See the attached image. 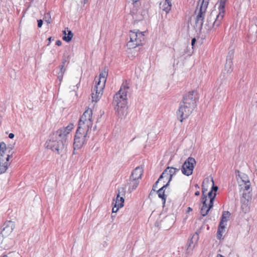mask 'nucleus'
Wrapping results in <instances>:
<instances>
[{
    "instance_id": "1",
    "label": "nucleus",
    "mask_w": 257,
    "mask_h": 257,
    "mask_svg": "<svg viewBox=\"0 0 257 257\" xmlns=\"http://www.w3.org/2000/svg\"><path fill=\"white\" fill-rule=\"evenodd\" d=\"M92 110L88 108L80 117L74 139V150L81 148L87 142L93 124Z\"/></svg>"
},
{
    "instance_id": "2",
    "label": "nucleus",
    "mask_w": 257,
    "mask_h": 257,
    "mask_svg": "<svg viewBox=\"0 0 257 257\" xmlns=\"http://www.w3.org/2000/svg\"><path fill=\"white\" fill-rule=\"evenodd\" d=\"M73 123H69L66 127L58 130L51 136L46 143L47 148L56 151L58 154L66 150L68 135L73 129Z\"/></svg>"
},
{
    "instance_id": "3",
    "label": "nucleus",
    "mask_w": 257,
    "mask_h": 257,
    "mask_svg": "<svg viewBox=\"0 0 257 257\" xmlns=\"http://www.w3.org/2000/svg\"><path fill=\"white\" fill-rule=\"evenodd\" d=\"M130 84L128 81L127 80L123 81L119 90L113 96V104L114 105L127 104V95L130 89Z\"/></svg>"
},
{
    "instance_id": "4",
    "label": "nucleus",
    "mask_w": 257,
    "mask_h": 257,
    "mask_svg": "<svg viewBox=\"0 0 257 257\" xmlns=\"http://www.w3.org/2000/svg\"><path fill=\"white\" fill-rule=\"evenodd\" d=\"M145 32L138 30H131L129 32L130 41L127 43V47L134 49L142 45L145 40Z\"/></svg>"
},
{
    "instance_id": "5",
    "label": "nucleus",
    "mask_w": 257,
    "mask_h": 257,
    "mask_svg": "<svg viewBox=\"0 0 257 257\" xmlns=\"http://www.w3.org/2000/svg\"><path fill=\"white\" fill-rule=\"evenodd\" d=\"M200 4L199 9L195 11L196 17L195 18V24L196 27L199 29H202L206 10L208 4V0H199L198 5Z\"/></svg>"
},
{
    "instance_id": "6",
    "label": "nucleus",
    "mask_w": 257,
    "mask_h": 257,
    "mask_svg": "<svg viewBox=\"0 0 257 257\" xmlns=\"http://www.w3.org/2000/svg\"><path fill=\"white\" fill-rule=\"evenodd\" d=\"M206 183H210L209 180L208 178H206L204 180L202 183V206L201 208L200 213L201 215L203 216H206L209 210L213 207V204H210L209 203V204L207 203V196H205V192L207 191V189H205V184Z\"/></svg>"
},
{
    "instance_id": "7",
    "label": "nucleus",
    "mask_w": 257,
    "mask_h": 257,
    "mask_svg": "<svg viewBox=\"0 0 257 257\" xmlns=\"http://www.w3.org/2000/svg\"><path fill=\"white\" fill-rule=\"evenodd\" d=\"M194 109V108L191 107L190 106L180 102V107L177 112L178 118L181 122H182L184 119L188 118L191 114Z\"/></svg>"
},
{
    "instance_id": "8",
    "label": "nucleus",
    "mask_w": 257,
    "mask_h": 257,
    "mask_svg": "<svg viewBox=\"0 0 257 257\" xmlns=\"http://www.w3.org/2000/svg\"><path fill=\"white\" fill-rule=\"evenodd\" d=\"M231 215L230 213L228 211H224L222 212V214L221 216V220L220 221L218 229H217V237L218 239H220L222 236V233L225 231V227L227 225L226 222L229 220L230 216Z\"/></svg>"
},
{
    "instance_id": "9",
    "label": "nucleus",
    "mask_w": 257,
    "mask_h": 257,
    "mask_svg": "<svg viewBox=\"0 0 257 257\" xmlns=\"http://www.w3.org/2000/svg\"><path fill=\"white\" fill-rule=\"evenodd\" d=\"M196 161L192 157H189L182 166V173L187 176L192 174Z\"/></svg>"
},
{
    "instance_id": "10",
    "label": "nucleus",
    "mask_w": 257,
    "mask_h": 257,
    "mask_svg": "<svg viewBox=\"0 0 257 257\" xmlns=\"http://www.w3.org/2000/svg\"><path fill=\"white\" fill-rule=\"evenodd\" d=\"M209 180L210 183L205 184V188L207 189V191L205 192V195L206 196V194H207L208 197L209 198V203L210 204L213 205V201L216 195V192L218 190V187L214 185V181L212 178L211 180L209 179Z\"/></svg>"
},
{
    "instance_id": "11",
    "label": "nucleus",
    "mask_w": 257,
    "mask_h": 257,
    "mask_svg": "<svg viewBox=\"0 0 257 257\" xmlns=\"http://www.w3.org/2000/svg\"><path fill=\"white\" fill-rule=\"evenodd\" d=\"M196 94V92L195 91L189 92L184 96L183 101L181 102L194 108L196 105V97L195 95Z\"/></svg>"
},
{
    "instance_id": "12",
    "label": "nucleus",
    "mask_w": 257,
    "mask_h": 257,
    "mask_svg": "<svg viewBox=\"0 0 257 257\" xmlns=\"http://www.w3.org/2000/svg\"><path fill=\"white\" fill-rule=\"evenodd\" d=\"M227 0H220V4L219 6V13L216 16V18L215 20V21L213 22L212 27H217L219 26L221 21L223 18L224 17V8L225 7V5L226 3ZM210 27V28H211Z\"/></svg>"
},
{
    "instance_id": "13",
    "label": "nucleus",
    "mask_w": 257,
    "mask_h": 257,
    "mask_svg": "<svg viewBox=\"0 0 257 257\" xmlns=\"http://www.w3.org/2000/svg\"><path fill=\"white\" fill-rule=\"evenodd\" d=\"M104 86L102 85L96 84L94 88L92 90V101L97 102L101 98L103 91Z\"/></svg>"
},
{
    "instance_id": "14",
    "label": "nucleus",
    "mask_w": 257,
    "mask_h": 257,
    "mask_svg": "<svg viewBox=\"0 0 257 257\" xmlns=\"http://www.w3.org/2000/svg\"><path fill=\"white\" fill-rule=\"evenodd\" d=\"M15 227V223L12 221L6 222L4 224V228L1 232L3 236H7L13 231Z\"/></svg>"
},
{
    "instance_id": "15",
    "label": "nucleus",
    "mask_w": 257,
    "mask_h": 257,
    "mask_svg": "<svg viewBox=\"0 0 257 257\" xmlns=\"http://www.w3.org/2000/svg\"><path fill=\"white\" fill-rule=\"evenodd\" d=\"M118 193L117 194L116 197L115 198V204L119 206H123L124 203V196L125 194V190L124 188L121 187L117 189Z\"/></svg>"
},
{
    "instance_id": "16",
    "label": "nucleus",
    "mask_w": 257,
    "mask_h": 257,
    "mask_svg": "<svg viewBox=\"0 0 257 257\" xmlns=\"http://www.w3.org/2000/svg\"><path fill=\"white\" fill-rule=\"evenodd\" d=\"M115 105V110L118 117L121 119L124 118L127 113V104L119 105L116 104Z\"/></svg>"
},
{
    "instance_id": "17",
    "label": "nucleus",
    "mask_w": 257,
    "mask_h": 257,
    "mask_svg": "<svg viewBox=\"0 0 257 257\" xmlns=\"http://www.w3.org/2000/svg\"><path fill=\"white\" fill-rule=\"evenodd\" d=\"M11 155H6V157H0V174L5 173L10 165L9 159Z\"/></svg>"
},
{
    "instance_id": "18",
    "label": "nucleus",
    "mask_w": 257,
    "mask_h": 257,
    "mask_svg": "<svg viewBox=\"0 0 257 257\" xmlns=\"http://www.w3.org/2000/svg\"><path fill=\"white\" fill-rule=\"evenodd\" d=\"M233 55L232 51H230L226 59V63L225 65V70L227 73H230L232 71V59Z\"/></svg>"
},
{
    "instance_id": "19",
    "label": "nucleus",
    "mask_w": 257,
    "mask_h": 257,
    "mask_svg": "<svg viewBox=\"0 0 257 257\" xmlns=\"http://www.w3.org/2000/svg\"><path fill=\"white\" fill-rule=\"evenodd\" d=\"M143 173V170L142 168L138 167H137L132 173V174L130 176L131 179H138L139 180L141 179Z\"/></svg>"
},
{
    "instance_id": "20",
    "label": "nucleus",
    "mask_w": 257,
    "mask_h": 257,
    "mask_svg": "<svg viewBox=\"0 0 257 257\" xmlns=\"http://www.w3.org/2000/svg\"><path fill=\"white\" fill-rule=\"evenodd\" d=\"M172 7V4L170 0H165L160 3V8L166 14L169 13Z\"/></svg>"
},
{
    "instance_id": "21",
    "label": "nucleus",
    "mask_w": 257,
    "mask_h": 257,
    "mask_svg": "<svg viewBox=\"0 0 257 257\" xmlns=\"http://www.w3.org/2000/svg\"><path fill=\"white\" fill-rule=\"evenodd\" d=\"M198 240L199 235L197 232H195L193 234L192 237L189 240L188 249H189V248H190L191 249H192L194 247L195 244H197Z\"/></svg>"
},
{
    "instance_id": "22",
    "label": "nucleus",
    "mask_w": 257,
    "mask_h": 257,
    "mask_svg": "<svg viewBox=\"0 0 257 257\" xmlns=\"http://www.w3.org/2000/svg\"><path fill=\"white\" fill-rule=\"evenodd\" d=\"M107 75V72L105 70L100 73L99 74V77L98 79V81L96 80V84L102 85V86H105Z\"/></svg>"
},
{
    "instance_id": "23",
    "label": "nucleus",
    "mask_w": 257,
    "mask_h": 257,
    "mask_svg": "<svg viewBox=\"0 0 257 257\" xmlns=\"http://www.w3.org/2000/svg\"><path fill=\"white\" fill-rule=\"evenodd\" d=\"M168 186V183H167L166 185H164L163 187L159 189L157 192L159 197L162 199L164 204L165 203L166 199V196L165 194V189Z\"/></svg>"
},
{
    "instance_id": "24",
    "label": "nucleus",
    "mask_w": 257,
    "mask_h": 257,
    "mask_svg": "<svg viewBox=\"0 0 257 257\" xmlns=\"http://www.w3.org/2000/svg\"><path fill=\"white\" fill-rule=\"evenodd\" d=\"M139 184V180L138 179H131L130 178L128 183V190L132 191L136 189Z\"/></svg>"
},
{
    "instance_id": "25",
    "label": "nucleus",
    "mask_w": 257,
    "mask_h": 257,
    "mask_svg": "<svg viewBox=\"0 0 257 257\" xmlns=\"http://www.w3.org/2000/svg\"><path fill=\"white\" fill-rule=\"evenodd\" d=\"M68 33H66V31L64 30L63 31L64 36L63 37V40L67 42H70L73 36L72 32L70 30L67 29Z\"/></svg>"
},
{
    "instance_id": "26",
    "label": "nucleus",
    "mask_w": 257,
    "mask_h": 257,
    "mask_svg": "<svg viewBox=\"0 0 257 257\" xmlns=\"http://www.w3.org/2000/svg\"><path fill=\"white\" fill-rule=\"evenodd\" d=\"M167 169L168 170V173L170 174L169 181H171L172 179V177L174 175H175L177 172L179 171V169L168 167Z\"/></svg>"
},
{
    "instance_id": "27",
    "label": "nucleus",
    "mask_w": 257,
    "mask_h": 257,
    "mask_svg": "<svg viewBox=\"0 0 257 257\" xmlns=\"http://www.w3.org/2000/svg\"><path fill=\"white\" fill-rule=\"evenodd\" d=\"M170 174L168 173V170L167 168L163 171L162 174L161 175L160 177L158 179V181H160L163 178H165L167 180H168V184L170 182L169 181Z\"/></svg>"
},
{
    "instance_id": "28",
    "label": "nucleus",
    "mask_w": 257,
    "mask_h": 257,
    "mask_svg": "<svg viewBox=\"0 0 257 257\" xmlns=\"http://www.w3.org/2000/svg\"><path fill=\"white\" fill-rule=\"evenodd\" d=\"M6 145L4 142L0 143V157H6L5 151H6Z\"/></svg>"
},
{
    "instance_id": "29",
    "label": "nucleus",
    "mask_w": 257,
    "mask_h": 257,
    "mask_svg": "<svg viewBox=\"0 0 257 257\" xmlns=\"http://www.w3.org/2000/svg\"><path fill=\"white\" fill-rule=\"evenodd\" d=\"M63 68H64V65H61L60 71H59V72L58 74V77H58V79H59V81L60 82L62 80L63 77V74L64 73V71H65V70H64Z\"/></svg>"
},
{
    "instance_id": "30",
    "label": "nucleus",
    "mask_w": 257,
    "mask_h": 257,
    "mask_svg": "<svg viewBox=\"0 0 257 257\" xmlns=\"http://www.w3.org/2000/svg\"><path fill=\"white\" fill-rule=\"evenodd\" d=\"M243 182H244V189L245 190H248L250 188V185H249V181L248 180H247V181H243Z\"/></svg>"
},
{
    "instance_id": "31",
    "label": "nucleus",
    "mask_w": 257,
    "mask_h": 257,
    "mask_svg": "<svg viewBox=\"0 0 257 257\" xmlns=\"http://www.w3.org/2000/svg\"><path fill=\"white\" fill-rule=\"evenodd\" d=\"M121 207L120 206H119L118 205H117L116 204H114V206L112 207V211L113 213H115L116 212L118 209L119 208H121Z\"/></svg>"
},
{
    "instance_id": "32",
    "label": "nucleus",
    "mask_w": 257,
    "mask_h": 257,
    "mask_svg": "<svg viewBox=\"0 0 257 257\" xmlns=\"http://www.w3.org/2000/svg\"><path fill=\"white\" fill-rule=\"evenodd\" d=\"M38 27L41 28L43 25V21L42 20H38Z\"/></svg>"
},
{
    "instance_id": "33",
    "label": "nucleus",
    "mask_w": 257,
    "mask_h": 257,
    "mask_svg": "<svg viewBox=\"0 0 257 257\" xmlns=\"http://www.w3.org/2000/svg\"><path fill=\"white\" fill-rule=\"evenodd\" d=\"M56 45L60 46L62 45V42L60 40H57L56 42Z\"/></svg>"
},
{
    "instance_id": "34",
    "label": "nucleus",
    "mask_w": 257,
    "mask_h": 257,
    "mask_svg": "<svg viewBox=\"0 0 257 257\" xmlns=\"http://www.w3.org/2000/svg\"><path fill=\"white\" fill-rule=\"evenodd\" d=\"M196 39L195 38H193L191 40V44L192 46H194V45L195 44V42H196Z\"/></svg>"
},
{
    "instance_id": "35",
    "label": "nucleus",
    "mask_w": 257,
    "mask_h": 257,
    "mask_svg": "<svg viewBox=\"0 0 257 257\" xmlns=\"http://www.w3.org/2000/svg\"><path fill=\"white\" fill-rule=\"evenodd\" d=\"M159 181H157L153 185V190H155V188H156L157 187V185H158V183L159 182Z\"/></svg>"
},
{
    "instance_id": "36",
    "label": "nucleus",
    "mask_w": 257,
    "mask_h": 257,
    "mask_svg": "<svg viewBox=\"0 0 257 257\" xmlns=\"http://www.w3.org/2000/svg\"><path fill=\"white\" fill-rule=\"evenodd\" d=\"M14 134H13V133H10L9 135V138L10 139H13L14 138Z\"/></svg>"
},
{
    "instance_id": "37",
    "label": "nucleus",
    "mask_w": 257,
    "mask_h": 257,
    "mask_svg": "<svg viewBox=\"0 0 257 257\" xmlns=\"http://www.w3.org/2000/svg\"><path fill=\"white\" fill-rule=\"evenodd\" d=\"M191 211H192V209L190 207H188L187 212H189Z\"/></svg>"
},
{
    "instance_id": "38",
    "label": "nucleus",
    "mask_w": 257,
    "mask_h": 257,
    "mask_svg": "<svg viewBox=\"0 0 257 257\" xmlns=\"http://www.w3.org/2000/svg\"><path fill=\"white\" fill-rule=\"evenodd\" d=\"M199 194H200V192H199V191H196V192L195 193V195L196 196H198Z\"/></svg>"
},
{
    "instance_id": "39",
    "label": "nucleus",
    "mask_w": 257,
    "mask_h": 257,
    "mask_svg": "<svg viewBox=\"0 0 257 257\" xmlns=\"http://www.w3.org/2000/svg\"><path fill=\"white\" fill-rule=\"evenodd\" d=\"M216 257H224L222 255L220 254H218L217 255H216Z\"/></svg>"
},
{
    "instance_id": "40",
    "label": "nucleus",
    "mask_w": 257,
    "mask_h": 257,
    "mask_svg": "<svg viewBox=\"0 0 257 257\" xmlns=\"http://www.w3.org/2000/svg\"><path fill=\"white\" fill-rule=\"evenodd\" d=\"M140 0H132V1L133 2V3H137Z\"/></svg>"
},
{
    "instance_id": "41",
    "label": "nucleus",
    "mask_w": 257,
    "mask_h": 257,
    "mask_svg": "<svg viewBox=\"0 0 257 257\" xmlns=\"http://www.w3.org/2000/svg\"><path fill=\"white\" fill-rule=\"evenodd\" d=\"M48 40H49V41L50 42L51 41V37H49Z\"/></svg>"
},
{
    "instance_id": "42",
    "label": "nucleus",
    "mask_w": 257,
    "mask_h": 257,
    "mask_svg": "<svg viewBox=\"0 0 257 257\" xmlns=\"http://www.w3.org/2000/svg\"><path fill=\"white\" fill-rule=\"evenodd\" d=\"M3 257H8V256L7 255L5 254V255H4L3 256Z\"/></svg>"
},
{
    "instance_id": "43",
    "label": "nucleus",
    "mask_w": 257,
    "mask_h": 257,
    "mask_svg": "<svg viewBox=\"0 0 257 257\" xmlns=\"http://www.w3.org/2000/svg\"><path fill=\"white\" fill-rule=\"evenodd\" d=\"M87 0H84V4H85L86 3Z\"/></svg>"
},
{
    "instance_id": "44",
    "label": "nucleus",
    "mask_w": 257,
    "mask_h": 257,
    "mask_svg": "<svg viewBox=\"0 0 257 257\" xmlns=\"http://www.w3.org/2000/svg\"><path fill=\"white\" fill-rule=\"evenodd\" d=\"M254 28L256 29V32H257V26H256V25H255V26H254Z\"/></svg>"
},
{
    "instance_id": "45",
    "label": "nucleus",
    "mask_w": 257,
    "mask_h": 257,
    "mask_svg": "<svg viewBox=\"0 0 257 257\" xmlns=\"http://www.w3.org/2000/svg\"><path fill=\"white\" fill-rule=\"evenodd\" d=\"M104 245H107V243H106V242H105Z\"/></svg>"
},
{
    "instance_id": "46",
    "label": "nucleus",
    "mask_w": 257,
    "mask_h": 257,
    "mask_svg": "<svg viewBox=\"0 0 257 257\" xmlns=\"http://www.w3.org/2000/svg\"><path fill=\"white\" fill-rule=\"evenodd\" d=\"M104 245H107V243H106V242H105Z\"/></svg>"
},
{
    "instance_id": "47",
    "label": "nucleus",
    "mask_w": 257,
    "mask_h": 257,
    "mask_svg": "<svg viewBox=\"0 0 257 257\" xmlns=\"http://www.w3.org/2000/svg\"><path fill=\"white\" fill-rule=\"evenodd\" d=\"M195 186H196V187H198L197 184H196V185H195Z\"/></svg>"
},
{
    "instance_id": "48",
    "label": "nucleus",
    "mask_w": 257,
    "mask_h": 257,
    "mask_svg": "<svg viewBox=\"0 0 257 257\" xmlns=\"http://www.w3.org/2000/svg\"><path fill=\"white\" fill-rule=\"evenodd\" d=\"M249 1H250V0H248Z\"/></svg>"
}]
</instances>
